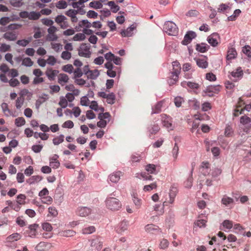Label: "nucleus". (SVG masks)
Returning <instances> with one entry per match:
<instances>
[{
    "mask_svg": "<svg viewBox=\"0 0 251 251\" xmlns=\"http://www.w3.org/2000/svg\"><path fill=\"white\" fill-rule=\"evenodd\" d=\"M128 222L126 220H124L119 224L117 228V231L119 233H122L126 230L128 228Z\"/></svg>",
    "mask_w": 251,
    "mask_h": 251,
    "instance_id": "412c9836",
    "label": "nucleus"
},
{
    "mask_svg": "<svg viewBox=\"0 0 251 251\" xmlns=\"http://www.w3.org/2000/svg\"><path fill=\"white\" fill-rule=\"evenodd\" d=\"M145 230L148 233L154 234L159 231L160 228L153 224H148L145 226Z\"/></svg>",
    "mask_w": 251,
    "mask_h": 251,
    "instance_id": "f3484780",
    "label": "nucleus"
},
{
    "mask_svg": "<svg viewBox=\"0 0 251 251\" xmlns=\"http://www.w3.org/2000/svg\"><path fill=\"white\" fill-rule=\"evenodd\" d=\"M59 105L63 108H66L68 105V100L67 99L63 97H61L60 98V100L59 102Z\"/></svg>",
    "mask_w": 251,
    "mask_h": 251,
    "instance_id": "69168bd1",
    "label": "nucleus"
},
{
    "mask_svg": "<svg viewBox=\"0 0 251 251\" xmlns=\"http://www.w3.org/2000/svg\"><path fill=\"white\" fill-rule=\"evenodd\" d=\"M90 108L96 111H98L100 109L101 111L103 112L104 111V108L101 107L99 108L98 103L96 101H92L91 102V104L89 106Z\"/></svg>",
    "mask_w": 251,
    "mask_h": 251,
    "instance_id": "49530a36",
    "label": "nucleus"
},
{
    "mask_svg": "<svg viewBox=\"0 0 251 251\" xmlns=\"http://www.w3.org/2000/svg\"><path fill=\"white\" fill-rule=\"evenodd\" d=\"M222 225L225 228L227 229H230L233 226V222L227 220H225L223 222Z\"/></svg>",
    "mask_w": 251,
    "mask_h": 251,
    "instance_id": "052dcab7",
    "label": "nucleus"
},
{
    "mask_svg": "<svg viewBox=\"0 0 251 251\" xmlns=\"http://www.w3.org/2000/svg\"><path fill=\"white\" fill-rule=\"evenodd\" d=\"M15 19L8 17H3L0 19V25H5L11 21H13Z\"/></svg>",
    "mask_w": 251,
    "mask_h": 251,
    "instance_id": "09e8293b",
    "label": "nucleus"
},
{
    "mask_svg": "<svg viewBox=\"0 0 251 251\" xmlns=\"http://www.w3.org/2000/svg\"><path fill=\"white\" fill-rule=\"evenodd\" d=\"M51 46L56 52H59L62 49V45L60 43H51Z\"/></svg>",
    "mask_w": 251,
    "mask_h": 251,
    "instance_id": "680f3d73",
    "label": "nucleus"
},
{
    "mask_svg": "<svg viewBox=\"0 0 251 251\" xmlns=\"http://www.w3.org/2000/svg\"><path fill=\"white\" fill-rule=\"evenodd\" d=\"M64 136L62 134L53 139V143L54 145H58L64 141Z\"/></svg>",
    "mask_w": 251,
    "mask_h": 251,
    "instance_id": "de8ad7c7",
    "label": "nucleus"
},
{
    "mask_svg": "<svg viewBox=\"0 0 251 251\" xmlns=\"http://www.w3.org/2000/svg\"><path fill=\"white\" fill-rule=\"evenodd\" d=\"M146 170L148 174L147 175L145 173L141 174L142 177L145 180H152V176L149 174H156L157 173L156 166L154 164L147 165L146 167Z\"/></svg>",
    "mask_w": 251,
    "mask_h": 251,
    "instance_id": "20e7f679",
    "label": "nucleus"
},
{
    "mask_svg": "<svg viewBox=\"0 0 251 251\" xmlns=\"http://www.w3.org/2000/svg\"><path fill=\"white\" fill-rule=\"evenodd\" d=\"M157 187L156 183L155 182L152 183L150 185H147L144 186L143 190L145 191H150L153 189H155Z\"/></svg>",
    "mask_w": 251,
    "mask_h": 251,
    "instance_id": "338daca9",
    "label": "nucleus"
},
{
    "mask_svg": "<svg viewBox=\"0 0 251 251\" xmlns=\"http://www.w3.org/2000/svg\"><path fill=\"white\" fill-rule=\"evenodd\" d=\"M161 122L164 127L168 131L173 130L175 128L174 125L173 124L172 118L166 114H162Z\"/></svg>",
    "mask_w": 251,
    "mask_h": 251,
    "instance_id": "39448f33",
    "label": "nucleus"
},
{
    "mask_svg": "<svg viewBox=\"0 0 251 251\" xmlns=\"http://www.w3.org/2000/svg\"><path fill=\"white\" fill-rule=\"evenodd\" d=\"M169 242L166 239H163L160 241L159 244V247L161 249H165L169 246Z\"/></svg>",
    "mask_w": 251,
    "mask_h": 251,
    "instance_id": "0e129e2a",
    "label": "nucleus"
},
{
    "mask_svg": "<svg viewBox=\"0 0 251 251\" xmlns=\"http://www.w3.org/2000/svg\"><path fill=\"white\" fill-rule=\"evenodd\" d=\"M177 193V188L175 187L174 186H172L169 190V199L168 200L167 199H166V200L164 201H163V207H165V206H168L170 204H172L174 203L175 199L176 197Z\"/></svg>",
    "mask_w": 251,
    "mask_h": 251,
    "instance_id": "7ed1b4c3",
    "label": "nucleus"
},
{
    "mask_svg": "<svg viewBox=\"0 0 251 251\" xmlns=\"http://www.w3.org/2000/svg\"><path fill=\"white\" fill-rule=\"evenodd\" d=\"M102 242L100 238H97L91 241V246L95 247L98 251L100 250L102 248Z\"/></svg>",
    "mask_w": 251,
    "mask_h": 251,
    "instance_id": "b1692460",
    "label": "nucleus"
},
{
    "mask_svg": "<svg viewBox=\"0 0 251 251\" xmlns=\"http://www.w3.org/2000/svg\"><path fill=\"white\" fill-rule=\"evenodd\" d=\"M121 176V172H117L110 175L108 178L111 182L116 183L119 181Z\"/></svg>",
    "mask_w": 251,
    "mask_h": 251,
    "instance_id": "5701e85b",
    "label": "nucleus"
},
{
    "mask_svg": "<svg viewBox=\"0 0 251 251\" xmlns=\"http://www.w3.org/2000/svg\"><path fill=\"white\" fill-rule=\"evenodd\" d=\"M189 105L195 109H197L200 107V102L196 99H193L189 100Z\"/></svg>",
    "mask_w": 251,
    "mask_h": 251,
    "instance_id": "79ce46f5",
    "label": "nucleus"
},
{
    "mask_svg": "<svg viewBox=\"0 0 251 251\" xmlns=\"http://www.w3.org/2000/svg\"><path fill=\"white\" fill-rule=\"evenodd\" d=\"M197 65L201 68L205 69L207 67L208 63L207 61V58L201 57L194 58Z\"/></svg>",
    "mask_w": 251,
    "mask_h": 251,
    "instance_id": "ddd939ff",
    "label": "nucleus"
},
{
    "mask_svg": "<svg viewBox=\"0 0 251 251\" xmlns=\"http://www.w3.org/2000/svg\"><path fill=\"white\" fill-rule=\"evenodd\" d=\"M38 226L37 224H33L29 226L28 229L26 230L27 236L30 237H34L36 235V229Z\"/></svg>",
    "mask_w": 251,
    "mask_h": 251,
    "instance_id": "2eb2a0df",
    "label": "nucleus"
},
{
    "mask_svg": "<svg viewBox=\"0 0 251 251\" xmlns=\"http://www.w3.org/2000/svg\"><path fill=\"white\" fill-rule=\"evenodd\" d=\"M23 0H10V4L14 7H20L23 5Z\"/></svg>",
    "mask_w": 251,
    "mask_h": 251,
    "instance_id": "bf43d9fd",
    "label": "nucleus"
},
{
    "mask_svg": "<svg viewBox=\"0 0 251 251\" xmlns=\"http://www.w3.org/2000/svg\"><path fill=\"white\" fill-rule=\"evenodd\" d=\"M91 54V52L90 51V46L86 44H82L81 45L78 50V55L80 56L89 58Z\"/></svg>",
    "mask_w": 251,
    "mask_h": 251,
    "instance_id": "0eeeda50",
    "label": "nucleus"
},
{
    "mask_svg": "<svg viewBox=\"0 0 251 251\" xmlns=\"http://www.w3.org/2000/svg\"><path fill=\"white\" fill-rule=\"evenodd\" d=\"M241 13V10L240 9H236L234 11L233 14L228 17L227 19L229 21H235L237 17L239 15V14Z\"/></svg>",
    "mask_w": 251,
    "mask_h": 251,
    "instance_id": "3c124183",
    "label": "nucleus"
},
{
    "mask_svg": "<svg viewBox=\"0 0 251 251\" xmlns=\"http://www.w3.org/2000/svg\"><path fill=\"white\" fill-rule=\"evenodd\" d=\"M49 99V96L47 94H43L39 97L35 103V106L37 109H39L41 105L44 103Z\"/></svg>",
    "mask_w": 251,
    "mask_h": 251,
    "instance_id": "393cba45",
    "label": "nucleus"
},
{
    "mask_svg": "<svg viewBox=\"0 0 251 251\" xmlns=\"http://www.w3.org/2000/svg\"><path fill=\"white\" fill-rule=\"evenodd\" d=\"M1 107L3 113L6 117L12 116L15 117L13 112L8 108V104L6 103L3 102L1 105Z\"/></svg>",
    "mask_w": 251,
    "mask_h": 251,
    "instance_id": "aec40b11",
    "label": "nucleus"
},
{
    "mask_svg": "<svg viewBox=\"0 0 251 251\" xmlns=\"http://www.w3.org/2000/svg\"><path fill=\"white\" fill-rule=\"evenodd\" d=\"M222 173V170L219 168H214L211 170L210 176L213 177H216Z\"/></svg>",
    "mask_w": 251,
    "mask_h": 251,
    "instance_id": "ea45409f",
    "label": "nucleus"
},
{
    "mask_svg": "<svg viewBox=\"0 0 251 251\" xmlns=\"http://www.w3.org/2000/svg\"><path fill=\"white\" fill-rule=\"evenodd\" d=\"M135 26L133 25L127 28L126 30H122L121 34L122 37H130L133 34V30L135 28Z\"/></svg>",
    "mask_w": 251,
    "mask_h": 251,
    "instance_id": "a878e982",
    "label": "nucleus"
},
{
    "mask_svg": "<svg viewBox=\"0 0 251 251\" xmlns=\"http://www.w3.org/2000/svg\"><path fill=\"white\" fill-rule=\"evenodd\" d=\"M78 25L80 27L89 28L91 27V23L87 20H83L79 22Z\"/></svg>",
    "mask_w": 251,
    "mask_h": 251,
    "instance_id": "864d4df0",
    "label": "nucleus"
},
{
    "mask_svg": "<svg viewBox=\"0 0 251 251\" xmlns=\"http://www.w3.org/2000/svg\"><path fill=\"white\" fill-rule=\"evenodd\" d=\"M92 210L85 206L78 207L75 211L76 214L80 217H85L91 214Z\"/></svg>",
    "mask_w": 251,
    "mask_h": 251,
    "instance_id": "1a4fd4ad",
    "label": "nucleus"
},
{
    "mask_svg": "<svg viewBox=\"0 0 251 251\" xmlns=\"http://www.w3.org/2000/svg\"><path fill=\"white\" fill-rule=\"evenodd\" d=\"M237 52L236 50L234 48L230 49L227 52L226 58L227 60H230L234 59L236 57Z\"/></svg>",
    "mask_w": 251,
    "mask_h": 251,
    "instance_id": "f704fd0d",
    "label": "nucleus"
},
{
    "mask_svg": "<svg viewBox=\"0 0 251 251\" xmlns=\"http://www.w3.org/2000/svg\"><path fill=\"white\" fill-rule=\"evenodd\" d=\"M75 234V232L73 230H66L60 231L58 232V235L63 237H72Z\"/></svg>",
    "mask_w": 251,
    "mask_h": 251,
    "instance_id": "c85d7f7f",
    "label": "nucleus"
},
{
    "mask_svg": "<svg viewBox=\"0 0 251 251\" xmlns=\"http://www.w3.org/2000/svg\"><path fill=\"white\" fill-rule=\"evenodd\" d=\"M3 38L8 41H15L16 40L17 35L14 32H6L3 36Z\"/></svg>",
    "mask_w": 251,
    "mask_h": 251,
    "instance_id": "cd10ccee",
    "label": "nucleus"
},
{
    "mask_svg": "<svg viewBox=\"0 0 251 251\" xmlns=\"http://www.w3.org/2000/svg\"><path fill=\"white\" fill-rule=\"evenodd\" d=\"M207 41L211 46L215 47L220 42V36L218 33H213L207 37Z\"/></svg>",
    "mask_w": 251,
    "mask_h": 251,
    "instance_id": "423d86ee",
    "label": "nucleus"
},
{
    "mask_svg": "<svg viewBox=\"0 0 251 251\" xmlns=\"http://www.w3.org/2000/svg\"><path fill=\"white\" fill-rule=\"evenodd\" d=\"M181 85L184 88H189L190 89H198L199 87V84L190 81H183L181 82Z\"/></svg>",
    "mask_w": 251,
    "mask_h": 251,
    "instance_id": "a211bd4d",
    "label": "nucleus"
},
{
    "mask_svg": "<svg viewBox=\"0 0 251 251\" xmlns=\"http://www.w3.org/2000/svg\"><path fill=\"white\" fill-rule=\"evenodd\" d=\"M196 37V34L194 31H189L185 35L183 40L181 43L184 45H187L189 44L192 40Z\"/></svg>",
    "mask_w": 251,
    "mask_h": 251,
    "instance_id": "f8f14e48",
    "label": "nucleus"
},
{
    "mask_svg": "<svg viewBox=\"0 0 251 251\" xmlns=\"http://www.w3.org/2000/svg\"><path fill=\"white\" fill-rule=\"evenodd\" d=\"M178 75L176 74H171L170 79L168 80V83L170 85L175 84L178 80Z\"/></svg>",
    "mask_w": 251,
    "mask_h": 251,
    "instance_id": "8fccbe9b",
    "label": "nucleus"
},
{
    "mask_svg": "<svg viewBox=\"0 0 251 251\" xmlns=\"http://www.w3.org/2000/svg\"><path fill=\"white\" fill-rule=\"evenodd\" d=\"M58 73V71L51 68H48L46 72V75L50 80H53Z\"/></svg>",
    "mask_w": 251,
    "mask_h": 251,
    "instance_id": "bb28decb",
    "label": "nucleus"
},
{
    "mask_svg": "<svg viewBox=\"0 0 251 251\" xmlns=\"http://www.w3.org/2000/svg\"><path fill=\"white\" fill-rule=\"evenodd\" d=\"M26 196L24 194H20L17 197V202L20 205H23L25 203Z\"/></svg>",
    "mask_w": 251,
    "mask_h": 251,
    "instance_id": "13d9d810",
    "label": "nucleus"
},
{
    "mask_svg": "<svg viewBox=\"0 0 251 251\" xmlns=\"http://www.w3.org/2000/svg\"><path fill=\"white\" fill-rule=\"evenodd\" d=\"M240 123L242 124L243 125H250V127H251V118L249 117H248L247 116H243L241 117L240 118Z\"/></svg>",
    "mask_w": 251,
    "mask_h": 251,
    "instance_id": "4c0bfd02",
    "label": "nucleus"
},
{
    "mask_svg": "<svg viewBox=\"0 0 251 251\" xmlns=\"http://www.w3.org/2000/svg\"><path fill=\"white\" fill-rule=\"evenodd\" d=\"M106 99L108 103L112 104L115 101V95L113 93L108 94V96Z\"/></svg>",
    "mask_w": 251,
    "mask_h": 251,
    "instance_id": "6e6d98bb",
    "label": "nucleus"
},
{
    "mask_svg": "<svg viewBox=\"0 0 251 251\" xmlns=\"http://www.w3.org/2000/svg\"><path fill=\"white\" fill-rule=\"evenodd\" d=\"M163 29L165 32L170 35H176L178 32L176 25L173 22L167 21L165 23Z\"/></svg>",
    "mask_w": 251,
    "mask_h": 251,
    "instance_id": "f03ea898",
    "label": "nucleus"
},
{
    "mask_svg": "<svg viewBox=\"0 0 251 251\" xmlns=\"http://www.w3.org/2000/svg\"><path fill=\"white\" fill-rule=\"evenodd\" d=\"M31 41V37L28 38L27 39H22L18 40L17 44L22 47L26 46Z\"/></svg>",
    "mask_w": 251,
    "mask_h": 251,
    "instance_id": "37998d69",
    "label": "nucleus"
},
{
    "mask_svg": "<svg viewBox=\"0 0 251 251\" xmlns=\"http://www.w3.org/2000/svg\"><path fill=\"white\" fill-rule=\"evenodd\" d=\"M234 200L232 198L226 195L224 196L221 200L222 203L226 206L230 205L231 204H232Z\"/></svg>",
    "mask_w": 251,
    "mask_h": 251,
    "instance_id": "7c9ffc66",
    "label": "nucleus"
},
{
    "mask_svg": "<svg viewBox=\"0 0 251 251\" xmlns=\"http://www.w3.org/2000/svg\"><path fill=\"white\" fill-rule=\"evenodd\" d=\"M209 48V46L206 43H201L197 44L196 46V50L202 53L206 51Z\"/></svg>",
    "mask_w": 251,
    "mask_h": 251,
    "instance_id": "473e14b6",
    "label": "nucleus"
},
{
    "mask_svg": "<svg viewBox=\"0 0 251 251\" xmlns=\"http://www.w3.org/2000/svg\"><path fill=\"white\" fill-rule=\"evenodd\" d=\"M242 51L248 57H251V48L249 46H245L244 47Z\"/></svg>",
    "mask_w": 251,
    "mask_h": 251,
    "instance_id": "774afa93",
    "label": "nucleus"
},
{
    "mask_svg": "<svg viewBox=\"0 0 251 251\" xmlns=\"http://www.w3.org/2000/svg\"><path fill=\"white\" fill-rule=\"evenodd\" d=\"M102 6L101 2L98 1H92L89 3V6L95 9H100Z\"/></svg>",
    "mask_w": 251,
    "mask_h": 251,
    "instance_id": "a18cd8bd",
    "label": "nucleus"
},
{
    "mask_svg": "<svg viewBox=\"0 0 251 251\" xmlns=\"http://www.w3.org/2000/svg\"><path fill=\"white\" fill-rule=\"evenodd\" d=\"M85 35L83 33H79L76 34L73 37V40L75 41H83L85 39Z\"/></svg>",
    "mask_w": 251,
    "mask_h": 251,
    "instance_id": "5fc2aeb1",
    "label": "nucleus"
},
{
    "mask_svg": "<svg viewBox=\"0 0 251 251\" xmlns=\"http://www.w3.org/2000/svg\"><path fill=\"white\" fill-rule=\"evenodd\" d=\"M33 62L29 57H25L22 60V65L25 67H31L33 65Z\"/></svg>",
    "mask_w": 251,
    "mask_h": 251,
    "instance_id": "c03bdc74",
    "label": "nucleus"
},
{
    "mask_svg": "<svg viewBox=\"0 0 251 251\" xmlns=\"http://www.w3.org/2000/svg\"><path fill=\"white\" fill-rule=\"evenodd\" d=\"M41 17L40 12L31 11L29 12V20L35 21L38 20Z\"/></svg>",
    "mask_w": 251,
    "mask_h": 251,
    "instance_id": "72a5a7b5",
    "label": "nucleus"
},
{
    "mask_svg": "<svg viewBox=\"0 0 251 251\" xmlns=\"http://www.w3.org/2000/svg\"><path fill=\"white\" fill-rule=\"evenodd\" d=\"M25 99L24 97L21 96L17 98L15 101V106L17 109H20L24 104Z\"/></svg>",
    "mask_w": 251,
    "mask_h": 251,
    "instance_id": "c9c22d12",
    "label": "nucleus"
},
{
    "mask_svg": "<svg viewBox=\"0 0 251 251\" xmlns=\"http://www.w3.org/2000/svg\"><path fill=\"white\" fill-rule=\"evenodd\" d=\"M230 74V79L237 81L243 77V71L241 67H238L235 70L231 72Z\"/></svg>",
    "mask_w": 251,
    "mask_h": 251,
    "instance_id": "6e6552de",
    "label": "nucleus"
},
{
    "mask_svg": "<svg viewBox=\"0 0 251 251\" xmlns=\"http://www.w3.org/2000/svg\"><path fill=\"white\" fill-rule=\"evenodd\" d=\"M163 102L160 101L158 102L154 108H152L151 114H156L159 113L161 110L162 107Z\"/></svg>",
    "mask_w": 251,
    "mask_h": 251,
    "instance_id": "a19ab883",
    "label": "nucleus"
},
{
    "mask_svg": "<svg viewBox=\"0 0 251 251\" xmlns=\"http://www.w3.org/2000/svg\"><path fill=\"white\" fill-rule=\"evenodd\" d=\"M52 245L51 243L45 242H41L37 245L35 250L37 251H48L51 249Z\"/></svg>",
    "mask_w": 251,
    "mask_h": 251,
    "instance_id": "9b49d317",
    "label": "nucleus"
},
{
    "mask_svg": "<svg viewBox=\"0 0 251 251\" xmlns=\"http://www.w3.org/2000/svg\"><path fill=\"white\" fill-rule=\"evenodd\" d=\"M107 4L110 7L111 11L113 13L117 12L120 9V7L116 5L114 1H109Z\"/></svg>",
    "mask_w": 251,
    "mask_h": 251,
    "instance_id": "e433bc0d",
    "label": "nucleus"
},
{
    "mask_svg": "<svg viewBox=\"0 0 251 251\" xmlns=\"http://www.w3.org/2000/svg\"><path fill=\"white\" fill-rule=\"evenodd\" d=\"M58 83L62 86L68 82L69 80L68 76L65 74H60L58 76Z\"/></svg>",
    "mask_w": 251,
    "mask_h": 251,
    "instance_id": "2f4dec72",
    "label": "nucleus"
},
{
    "mask_svg": "<svg viewBox=\"0 0 251 251\" xmlns=\"http://www.w3.org/2000/svg\"><path fill=\"white\" fill-rule=\"evenodd\" d=\"M21 238V235L19 233H15L8 236L6 239L5 242L8 246L14 247V246L12 245V244L15 241L20 239Z\"/></svg>",
    "mask_w": 251,
    "mask_h": 251,
    "instance_id": "9d476101",
    "label": "nucleus"
},
{
    "mask_svg": "<svg viewBox=\"0 0 251 251\" xmlns=\"http://www.w3.org/2000/svg\"><path fill=\"white\" fill-rule=\"evenodd\" d=\"M132 200L134 204L137 209L141 207L142 205V200L138 197V195L136 192H132L131 194Z\"/></svg>",
    "mask_w": 251,
    "mask_h": 251,
    "instance_id": "6ab92c4d",
    "label": "nucleus"
},
{
    "mask_svg": "<svg viewBox=\"0 0 251 251\" xmlns=\"http://www.w3.org/2000/svg\"><path fill=\"white\" fill-rule=\"evenodd\" d=\"M59 156L57 154H54L50 159V165L53 169H57L60 166V163L58 160Z\"/></svg>",
    "mask_w": 251,
    "mask_h": 251,
    "instance_id": "dca6fc26",
    "label": "nucleus"
},
{
    "mask_svg": "<svg viewBox=\"0 0 251 251\" xmlns=\"http://www.w3.org/2000/svg\"><path fill=\"white\" fill-rule=\"evenodd\" d=\"M173 67V71L171 72V74H176L179 75L181 70L180 64L177 61H174L172 63Z\"/></svg>",
    "mask_w": 251,
    "mask_h": 251,
    "instance_id": "c756f323",
    "label": "nucleus"
},
{
    "mask_svg": "<svg viewBox=\"0 0 251 251\" xmlns=\"http://www.w3.org/2000/svg\"><path fill=\"white\" fill-rule=\"evenodd\" d=\"M96 230V228L94 226H90L85 227L82 229V232L84 234H88L94 232Z\"/></svg>",
    "mask_w": 251,
    "mask_h": 251,
    "instance_id": "58836bf2",
    "label": "nucleus"
},
{
    "mask_svg": "<svg viewBox=\"0 0 251 251\" xmlns=\"http://www.w3.org/2000/svg\"><path fill=\"white\" fill-rule=\"evenodd\" d=\"M72 57V54L69 51H63L61 55V57L64 60H68L71 59Z\"/></svg>",
    "mask_w": 251,
    "mask_h": 251,
    "instance_id": "e2e57ef3",
    "label": "nucleus"
},
{
    "mask_svg": "<svg viewBox=\"0 0 251 251\" xmlns=\"http://www.w3.org/2000/svg\"><path fill=\"white\" fill-rule=\"evenodd\" d=\"M160 129L159 126L157 124H154L151 126V127H149V131L151 134H155Z\"/></svg>",
    "mask_w": 251,
    "mask_h": 251,
    "instance_id": "603ef678",
    "label": "nucleus"
},
{
    "mask_svg": "<svg viewBox=\"0 0 251 251\" xmlns=\"http://www.w3.org/2000/svg\"><path fill=\"white\" fill-rule=\"evenodd\" d=\"M15 123L17 126H21L25 124V121L23 117H18L15 120Z\"/></svg>",
    "mask_w": 251,
    "mask_h": 251,
    "instance_id": "4d7b16f0",
    "label": "nucleus"
},
{
    "mask_svg": "<svg viewBox=\"0 0 251 251\" xmlns=\"http://www.w3.org/2000/svg\"><path fill=\"white\" fill-rule=\"evenodd\" d=\"M88 79H96L100 75V72L98 70H88L85 73Z\"/></svg>",
    "mask_w": 251,
    "mask_h": 251,
    "instance_id": "4be33fe9",
    "label": "nucleus"
},
{
    "mask_svg": "<svg viewBox=\"0 0 251 251\" xmlns=\"http://www.w3.org/2000/svg\"><path fill=\"white\" fill-rule=\"evenodd\" d=\"M201 170L203 175L205 176L210 175L211 169L209 163L208 162H203L201 163Z\"/></svg>",
    "mask_w": 251,
    "mask_h": 251,
    "instance_id": "4468645a",
    "label": "nucleus"
},
{
    "mask_svg": "<svg viewBox=\"0 0 251 251\" xmlns=\"http://www.w3.org/2000/svg\"><path fill=\"white\" fill-rule=\"evenodd\" d=\"M105 202L107 208L112 211H118L122 207L121 202L118 199L113 197H107Z\"/></svg>",
    "mask_w": 251,
    "mask_h": 251,
    "instance_id": "f257e3e1",
    "label": "nucleus"
}]
</instances>
